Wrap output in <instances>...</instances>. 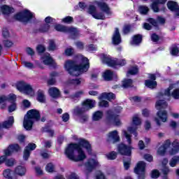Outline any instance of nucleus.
<instances>
[{"label": "nucleus", "instance_id": "f3484780", "mask_svg": "<svg viewBox=\"0 0 179 179\" xmlns=\"http://www.w3.org/2000/svg\"><path fill=\"white\" fill-rule=\"evenodd\" d=\"M121 34H120V30L118 28H115L112 37V43L114 44V45H118V44H121Z\"/></svg>", "mask_w": 179, "mask_h": 179}, {"label": "nucleus", "instance_id": "f257e3e1", "mask_svg": "<svg viewBox=\"0 0 179 179\" xmlns=\"http://www.w3.org/2000/svg\"><path fill=\"white\" fill-rule=\"evenodd\" d=\"M87 149L88 153H92V145L85 139H80L78 143H71L65 150V155L71 162H83L86 159V154L82 149Z\"/></svg>", "mask_w": 179, "mask_h": 179}, {"label": "nucleus", "instance_id": "e433bc0d", "mask_svg": "<svg viewBox=\"0 0 179 179\" xmlns=\"http://www.w3.org/2000/svg\"><path fill=\"white\" fill-rule=\"evenodd\" d=\"M48 173H55V165L52 163H48L45 166Z\"/></svg>", "mask_w": 179, "mask_h": 179}, {"label": "nucleus", "instance_id": "f8f14e48", "mask_svg": "<svg viewBox=\"0 0 179 179\" xmlns=\"http://www.w3.org/2000/svg\"><path fill=\"white\" fill-rule=\"evenodd\" d=\"M16 99V95L15 94H9L8 96L1 95L0 96V108L3 110V108H6V101H15Z\"/></svg>", "mask_w": 179, "mask_h": 179}, {"label": "nucleus", "instance_id": "774afa93", "mask_svg": "<svg viewBox=\"0 0 179 179\" xmlns=\"http://www.w3.org/2000/svg\"><path fill=\"white\" fill-rule=\"evenodd\" d=\"M65 54H66V55H67L68 57L72 55V54H73V48H68L66 49V50H65Z\"/></svg>", "mask_w": 179, "mask_h": 179}, {"label": "nucleus", "instance_id": "1a4fd4ad", "mask_svg": "<svg viewBox=\"0 0 179 179\" xmlns=\"http://www.w3.org/2000/svg\"><path fill=\"white\" fill-rule=\"evenodd\" d=\"M17 89L20 92H22L25 94H28L29 96H33L34 94V91H33V88L30 84H27L23 81L20 82L17 85Z\"/></svg>", "mask_w": 179, "mask_h": 179}, {"label": "nucleus", "instance_id": "9b49d317", "mask_svg": "<svg viewBox=\"0 0 179 179\" xmlns=\"http://www.w3.org/2000/svg\"><path fill=\"white\" fill-rule=\"evenodd\" d=\"M146 164L142 161L138 162L136 167L134 169V173L138 175V179H145V169Z\"/></svg>", "mask_w": 179, "mask_h": 179}, {"label": "nucleus", "instance_id": "8fccbe9b", "mask_svg": "<svg viewBox=\"0 0 179 179\" xmlns=\"http://www.w3.org/2000/svg\"><path fill=\"white\" fill-rule=\"evenodd\" d=\"M122 134L126 138V139H127V143L129 145H131V143H132V140H131V135H129V134H128V131L125 130L122 131Z\"/></svg>", "mask_w": 179, "mask_h": 179}, {"label": "nucleus", "instance_id": "09e8293b", "mask_svg": "<svg viewBox=\"0 0 179 179\" xmlns=\"http://www.w3.org/2000/svg\"><path fill=\"white\" fill-rule=\"evenodd\" d=\"M151 8L152 9L153 12H160V9L159 8V4L156 1H152V3L151 4Z\"/></svg>", "mask_w": 179, "mask_h": 179}, {"label": "nucleus", "instance_id": "5fc2aeb1", "mask_svg": "<svg viewBox=\"0 0 179 179\" xmlns=\"http://www.w3.org/2000/svg\"><path fill=\"white\" fill-rule=\"evenodd\" d=\"M48 49L49 51H54V50L57 49V46L55 45V43L54 42V41H50Z\"/></svg>", "mask_w": 179, "mask_h": 179}, {"label": "nucleus", "instance_id": "13d9d810", "mask_svg": "<svg viewBox=\"0 0 179 179\" xmlns=\"http://www.w3.org/2000/svg\"><path fill=\"white\" fill-rule=\"evenodd\" d=\"M159 176H160V173L159 172V171L153 170L152 171L151 178L156 179V178H159Z\"/></svg>", "mask_w": 179, "mask_h": 179}, {"label": "nucleus", "instance_id": "0e129e2a", "mask_svg": "<svg viewBox=\"0 0 179 179\" xmlns=\"http://www.w3.org/2000/svg\"><path fill=\"white\" fill-rule=\"evenodd\" d=\"M35 173H36L37 176H43V169L40 166H36L35 169Z\"/></svg>", "mask_w": 179, "mask_h": 179}, {"label": "nucleus", "instance_id": "bf43d9fd", "mask_svg": "<svg viewBox=\"0 0 179 179\" xmlns=\"http://www.w3.org/2000/svg\"><path fill=\"white\" fill-rule=\"evenodd\" d=\"M131 166V158H128L127 160L124 159V167L125 170H128Z\"/></svg>", "mask_w": 179, "mask_h": 179}, {"label": "nucleus", "instance_id": "c03bdc74", "mask_svg": "<svg viewBox=\"0 0 179 179\" xmlns=\"http://www.w3.org/2000/svg\"><path fill=\"white\" fill-rule=\"evenodd\" d=\"M132 122L134 125H136V127H138V125H141V124H142V120H141V118H139L138 115H136L133 117Z\"/></svg>", "mask_w": 179, "mask_h": 179}, {"label": "nucleus", "instance_id": "ea45409f", "mask_svg": "<svg viewBox=\"0 0 179 179\" xmlns=\"http://www.w3.org/2000/svg\"><path fill=\"white\" fill-rule=\"evenodd\" d=\"M138 12L141 15H148V13L149 12V8L145 6H138Z\"/></svg>", "mask_w": 179, "mask_h": 179}, {"label": "nucleus", "instance_id": "cd10ccee", "mask_svg": "<svg viewBox=\"0 0 179 179\" xmlns=\"http://www.w3.org/2000/svg\"><path fill=\"white\" fill-rule=\"evenodd\" d=\"M85 94V91L83 90H79L77 91L75 94L72 95H69V99H72L73 100H79L82 96Z\"/></svg>", "mask_w": 179, "mask_h": 179}, {"label": "nucleus", "instance_id": "bb28decb", "mask_svg": "<svg viewBox=\"0 0 179 179\" xmlns=\"http://www.w3.org/2000/svg\"><path fill=\"white\" fill-rule=\"evenodd\" d=\"M104 80L110 81L114 77V73L110 70H106L102 75Z\"/></svg>", "mask_w": 179, "mask_h": 179}, {"label": "nucleus", "instance_id": "603ef678", "mask_svg": "<svg viewBox=\"0 0 179 179\" xmlns=\"http://www.w3.org/2000/svg\"><path fill=\"white\" fill-rule=\"evenodd\" d=\"M92 17H94V19H99V20H103V19H105V16H104V13H95V14H93Z\"/></svg>", "mask_w": 179, "mask_h": 179}, {"label": "nucleus", "instance_id": "de8ad7c7", "mask_svg": "<svg viewBox=\"0 0 179 179\" xmlns=\"http://www.w3.org/2000/svg\"><path fill=\"white\" fill-rule=\"evenodd\" d=\"M22 64L25 66V68H28L29 69H34V64L30 62L22 61Z\"/></svg>", "mask_w": 179, "mask_h": 179}, {"label": "nucleus", "instance_id": "37998d69", "mask_svg": "<svg viewBox=\"0 0 179 179\" xmlns=\"http://www.w3.org/2000/svg\"><path fill=\"white\" fill-rule=\"evenodd\" d=\"M106 157L108 160H115L117 159V152L112 151L106 155Z\"/></svg>", "mask_w": 179, "mask_h": 179}, {"label": "nucleus", "instance_id": "c9c22d12", "mask_svg": "<svg viewBox=\"0 0 179 179\" xmlns=\"http://www.w3.org/2000/svg\"><path fill=\"white\" fill-rule=\"evenodd\" d=\"M103 118V112L98 110L93 114L92 120L94 121H100Z\"/></svg>", "mask_w": 179, "mask_h": 179}, {"label": "nucleus", "instance_id": "4468645a", "mask_svg": "<svg viewBox=\"0 0 179 179\" xmlns=\"http://www.w3.org/2000/svg\"><path fill=\"white\" fill-rule=\"evenodd\" d=\"M132 147L127 146L125 144H120L117 147V150L120 155H124V156H131Z\"/></svg>", "mask_w": 179, "mask_h": 179}, {"label": "nucleus", "instance_id": "423d86ee", "mask_svg": "<svg viewBox=\"0 0 179 179\" xmlns=\"http://www.w3.org/2000/svg\"><path fill=\"white\" fill-rule=\"evenodd\" d=\"M96 104V101L93 99H87L83 103V107H76L73 110V114L75 115H82L85 111H87L94 107Z\"/></svg>", "mask_w": 179, "mask_h": 179}, {"label": "nucleus", "instance_id": "680f3d73", "mask_svg": "<svg viewBox=\"0 0 179 179\" xmlns=\"http://www.w3.org/2000/svg\"><path fill=\"white\" fill-rule=\"evenodd\" d=\"M62 22L64 23H72V22H73V17L71 16H67L62 19Z\"/></svg>", "mask_w": 179, "mask_h": 179}, {"label": "nucleus", "instance_id": "7ed1b4c3", "mask_svg": "<svg viewBox=\"0 0 179 179\" xmlns=\"http://www.w3.org/2000/svg\"><path fill=\"white\" fill-rule=\"evenodd\" d=\"M40 120V112L35 109L29 110L27 115L24 117L23 127L27 131H30L33 128V124L34 121H38Z\"/></svg>", "mask_w": 179, "mask_h": 179}, {"label": "nucleus", "instance_id": "4c0bfd02", "mask_svg": "<svg viewBox=\"0 0 179 179\" xmlns=\"http://www.w3.org/2000/svg\"><path fill=\"white\" fill-rule=\"evenodd\" d=\"M16 99L15 101H10V103L11 104L8 106V113H13V111H15L16 108H17V106L16 105Z\"/></svg>", "mask_w": 179, "mask_h": 179}, {"label": "nucleus", "instance_id": "f704fd0d", "mask_svg": "<svg viewBox=\"0 0 179 179\" xmlns=\"http://www.w3.org/2000/svg\"><path fill=\"white\" fill-rule=\"evenodd\" d=\"M38 101L40 103H45V95L44 94V91L39 90L38 91Z\"/></svg>", "mask_w": 179, "mask_h": 179}, {"label": "nucleus", "instance_id": "a211bd4d", "mask_svg": "<svg viewBox=\"0 0 179 179\" xmlns=\"http://www.w3.org/2000/svg\"><path fill=\"white\" fill-rule=\"evenodd\" d=\"M168 8L172 12H175L176 16H179V6L176 1H169L167 3Z\"/></svg>", "mask_w": 179, "mask_h": 179}, {"label": "nucleus", "instance_id": "052dcab7", "mask_svg": "<svg viewBox=\"0 0 179 179\" xmlns=\"http://www.w3.org/2000/svg\"><path fill=\"white\" fill-rule=\"evenodd\" d=\"M164 153H166V150L164 149V147L162 145L157 150V155H159V156H164Z\"/></svg>", "mask_w": 179, "mask_h": 179}, {"label": "nucleus", "instance_id": "c756f323", "mask_svg": "<svg viewBox=\"0 0 179 179\" xmlns=\"http://www.w3.org/2000/svg\"><path fill=\"white\" fill-rule=\"evenodd\" d=\"M3 176L8 179H17V176L16 175L12 176V171H10L9 169L4 170L3 172Z\"/></svg>", "mask_w": 179, "mask_h": 179}, {"label": "nucleus", "instance_id": "a878e982", "mask_svg": "<svg viewBox=\"0 0 179 179\" xmlns=\"http://www.w3.org/2000/svg\"><path fill=\"white\" fill-rule=\"evenodd\" d=\"M13 122H15V119L13 118V116H10L8 117V120L3 122L2 127L6 129L12 128Z\"/></svg>", "mask_w": 179, "mask_h": 179}, {"label": "nucleus", "instance_id": "e2e57ef3", "mask_svg": "<svg viewBox=\"0 0 179 179\" xmlns=\"http://www.w3.org/2000/svg\"><path fill=\"white\" fill-rule=\"evenodd\" d=\"M89 13L93 16V15L96 14V6H90L89 9H88Z\"/></svg>", "mask_w": 179, "mask_h": 179}, {"label": "nucleus", "instance_id": "b1692460", "mask_svg": "<svg viewBox=\"0 0 179 179\" xmlns=\"http://www.w3.org/2000/svg\"><path fill=\"white\" fill-rule=\"evenodd\" d=\"M49 94L52 97L53 99H58L59 96H61V92H59V90L57 87H50L49 89Z\"/></svg>", "mask_w": 179, "mask_h": 179}, {"label": "nucleus", "instance_id": "9d476101", "mask_svg": "<svg viewBox=\"0 0 179 179\" xmlns=\"http://www.w3.org/2000/svg\"><path fill=\"white\" fill-rule=\"evenodd\" d=\"M103 64H106L108 66H115V65H120V66H124L127 65V60L125 59H112L110 57H104L103 59Z\"/></svg>", "mask_w": 179, "mask_h": 179}, {"label": "nucleus", "instance_id": "ddd939ff", "mask_svg": "<svg viewBox=\"0 0 179 179\" xmlns=\"http://www.w3.org/2000/svg\"><path fill=\"white\" fill-rule=\"evenodd\" d=\"M36 144L33 143H30L28 144V145L25 148L24 150V155H23V159L24 160H29V157H30V154L31 153V151L34 150L36 149Z\"/></svg>", "mask_w": 179, "mask_h": 179}, {"label": "nucleus", "instance_id": "473e14b6", "mask_svg": "<svg viewBox=\"0 0 179 179\" xmlns=\"http://www.w3.org/2000/svg\"><path fill=\"white\" fill-rule=\"evenodd\" d=\"M145 85L147 87H149V89H155L156 86H157V82L152 80H146L145 81Z\"/></svg>", "mask_w": 179, "mask_h": 179}, {"label": "nucleus", "instance_id": "20e7f679", "mask_svg": "<svg viewBox=\"0 0 179 179\" xmlns=\"http://www.w3.org/2000/svg\"><path fill=\"white\" fill-rule=\"evenodd\" d=\"M169 104H167V102L164 100H159L155 103V107L157 110H159L157 113V115L159 120L162 122H167V120H169V116L166 110H164V108H167V106Z\"/></svg>", "mask_w": 179, "mask_h": 179}, {"label": "nucleus", "instance_id": "39448f33", "mask_svg": "<svg viewBox=\"0 0 179 179\" xmlns=\"http://www.w3.org/2000/svg\"><path fill=\"white\" fill-rule=\"evenodd\" d=\"M179 81L176 83L172 84L169 86V87L166 90H165L164 94L160 92L158 94L159 99H166V97H170V96H172L173 99L176 100H178L179 99V89H176V87H178ZM172 89L174 90L171 94H170V90H172Z\"/></svg>", "mask_w": 179, "mask_h": 179}, {"label": "nucleus", "instance_id": "69168bd1", "mask_svg": "<svg viewBox=\"0 0 179 179\" xmlns=\"http://www.w3.org/2000/svg\"><path fill=\"white\" fill-rule=\"evenodd\" d=\"M62 120L64 122H68L69 121V114L66 113L62 115Z\"/></svg>", "mask_w": 179, "mask_h": 179}, {"label": "nucleus", "instance_id": "2f4dec72", "mask_svg": "<svg viewBox=\"0 0 179 179\" xmlns=\"http://www.w3.org/2000/svg\"><path fill=\"white\" fill-rule=\"evenodd\" d=\"M142 43V36L135 35L133 38V41L131 42V45H138Z\"/></svg>", "mask_w": 179, "mask_h": 179}, {"label": "nucleus", "instance_id": "49530a36", "mask_svg": "<svg viewBox=\"0 0 179 179\" xmlns=\"http://www.w3.org/2000/svg\"><path fill=\"white\" fill-rule=\"evenodd\" d=\"M67 28L68 27H65L59 24L55 26V30H57V31H62L63 33H66Z\"/></svg>", "mask_w": 179, "mask_h": 179}, {"label": "nucleus", "instance_id": "4be33fe9", "mask_svg": "<svg viewBox=\"0 0 179 179\" xmlns=\"http://www.w3.org/2000/svg\"><path fill=\"white\" fill-rule=\"evenodd\" d=\"M66 33H69V34H70L71 38H75L76 37H78V36H79V30H78L75 27H67Z\"/></svg>", "mask_w": 179, "mask_h": 179}, {"label": "nucleus", "instance_id": "6e6d98bb", "mask_svg": "<svg viewBox=\"0 0 179 179\" xmlns=\"http://www.w3.org/2000/svg\"><path fill=\"white\" fill-rule=\"evenodd\" d=\"M179 50L178 47L177 46H173L171 50V55H178Z\"/></svg>", "mask_w": 179, "mask_h": 179}, {"label": "nucleus", "instance_id": "412c9836", "mask_svg": "<svg viewBox=\"0 0 179 179\" xmlns=\"http://www.w3.org/2000/svg\"><path fill=\"white\" fill-rule=\"evenodd\" d=\"M115 99V94L113 92H103L99 96V100H108L109 101H111V100H114Z\"/></svg>", "mask_w": 179, "mask_h": 179}, {"label": "nucleus", "instance_id": "aec40b11", "mask_svg": "<svg viewBox=\"0 0 179 179\" xmlns=\"http://www.w3.org/2000/svg\"><path fill=\"white\" fill-rule=\"evenodd\" d=\"M27 171V170L26 169V167L23 166H17L14 170L15 175L19 176V177H24Z\"/></svg>", "mask_w": 179, "mask_h": 179}, {"label": "nucleus", "instance_id": "4d7b16f0", "mask_svg": "<svg viewBox=\"0 0 179 179\" xmlns=\"http://www.w3.org/2000/svg\"><path fill=\"white\" fill-rule=\"evenodd\" d=\"M36 51L38 54H43L45 51V47L43 45H39L36 47Z\"/></svg>", "mask_w": 179, "mask_h": 179}, {"label": "nucleus", "instance_id": "a18cd8bd", "mask_svg": "<svg viewBox=\"0 0 179 179\" xmlns=\"http://www.w3.org/2000/svg\"><path fill=\"white\" fill-rule=\"evenodd\" d=\"M139 72V69L137 66L131 67L127 72V75H136Z\"/></svg>", "mask_w": 179, "mask_h": 179}, {"label": "nucleus", "instance_id": "58836bf2", "mask_svg": "<svg viewBox=\"0 0 179 179\" xmlns=\"http://www.w3.org/2000/svg\"><path fill=\"white\" fill-rule=\"evenodd\" d=\"M178 162H179V157L174 156L170 160L169 165L171 166V167H176V166H177V163H178Z\"/></svg>", "mask_w": 179, "mask_h": 179}, {"label": "nucleus", "instance_id": "72a5a7b5", "mask_svg": "<svg viewBox=\"0 0 179 179\" xmlns=\"http://www.w3.org/2000/svg\"><path fill=\"white\" fill-rule=\"evenodd\" d=\"M82 83V78L69 79L67 80L68 85H73V86H79Z\"/></svg>", "mask_w": 179, "mask_h": 179}, {"label": "nucleus", "instance_id": "6e6552de", "mask_svg": "<svg viewBox=\"0 0 179 179\" xmlns=\"http://www.w3.org/2000/svg\"><path fill=\"white\" fill-rule=\"evenodd\" d=\"M34 17V16L33 15V13H31V12L28 10H25L21 13H19L15 16V19H16V20L22 22V23H27L28 22H30V20H31V19Z\"/></svg>", "mask_w": 179, "mask_h": 179}, {"label": "nucleus", "instance_id": "864d4df0", "mask_svg": "<svg viewBox=\"0 0 179 179\" xmlns=\"http://www.w3.org/2000/svg\"><path fill=\"white\" fill-rule=\"evenodd\" d=\"M138 128L136 127H128L127 131L128 132H130V134H134L135 136H138V134L136 133V129Z\"/></svg>", "mask_w": 179, "mask_h": 179}, {"label": "nucleus", "instance_id": "0eeeda50", "mask_svg": "<svg viewBox=\"0 0 179 179\" xmlns=\"http://www.w3.org/2000/svg\"><path fill=\"white\" fill-rule=\"evenodd\" d=\"M106 122L108 124H115L116 127L121 125V120L120 116L115 113V111L108 110L106 112Z\"/></svg>", "mask_w": 179, "mask_h": 179}, {"label": "nucleus", "instance_id": "a19ab883", "mask_svg": "<svg viewBox=\"0 0 179 179\" xmlns=\"http://www.w3.org/2000/svg\"><path fill=\"white\" fill-rule=\"evenodd\" d=\"M133 81L131 79L124 80L122 82V86L124 88L132 87Z\"/></svg>", "mask_w": 179, "mask_h": 179}, {"label": "nucleus", "instance_id": "f03ea898", "mask_svg": "<svg viewBox=\"0 0 179 179\" xmlns=\"http://www.w3.org/2000/svg\"><path fill=\"white\" fill-rule=\"evenodd\" d=\"M80 59L81 64L78 66L76 64V62L72 60L66 62L64 64L65 69L71 76H80L82 73L89 71V68H90L89 59L83 55L80 56Z\"/></svg>", "mask_w": 179, "mask_h": 179}, {"label": "nucleus", "instance_id": "6ab92c4d", "mask_svg": "<svg viewBox=\"0 0 179 179\" xmlns=\"http://www.w3.org/2000/svg\"><path fill=\"white\" fill-rule=\"evenodd\" d=\"M20 150V147L17 144H13L9 145L7 150H5L4 153L6 156H10L12 153H15V152H19Z\"/></svg>", "mask_w": 179, "mask_h": 179}, {"label": "nucleus", "instance_id": "3c124183", "mask_svg": "<svg viewBox=\"0 0 179 179\" xmlns=\"http://www.w3.org/2000/svg\"><path fill=\"white\" fill-rule=\"evenodd\" d=\"M48 30H50V24H44L39 28V31L41 33H46Z\"/></svg>", "mask_w": 179, "mask_h": 179}, {"label": "nucleus", "instance_id": "79ce46f5", "mask_svg": "<svg viewBox=\"0 0 179 179\" xmlns=\"http://www.w3.org/2000/svg\"><path fill=\"white\" fill-rule=\"evenodd\" d=\"M5 164L8 167H13V166H15V164H16V160H15V159H13V158L7 159L6 160V164Z\"/></svg>", "mask_w": 179, "mask_h": 179}, {"label": "nucleus", "instance_id": "c85d7f7f", "mask_svg": "<svg viewBox=\"0 0 179 179\" xmlns=\"http://www.w3.org/2000/svg\"><path fill=\"white\" fill-rule=\"evenodd\" d=\"M1 11L3 15H10V13L15 12V10L12 7L4 5L1 6Z\"/></svg>", "mask_w": 179, "mask_h": 179}, {"label": "nucleus", "instance_id": "dca6fc26", "mask_svg": "<svg viewBox=\"0 0 179 179\" xmlns=\"http://www.w3.org/2000/svg\"><path fill=\"white\" fill-rule=\"evenodd\" d=\"M99 162L94 159H88L85 163V167L88 171H92L94 169L98 167Z\"/></svg>", "mask_w": 179, "mask_h": 179}, {"label": "nucleus", "instance_id": "2eb2a0df", "mask_svg": "<svg viewBox=\"0 0 179 179\" xmlns=\"http://www.w3.org/2000/svg\"><path fill=\"white\" fill-rule=\"evenodd\" d=\"M96 5H97L98 8L101 9L102 12L106 13V15H111V10H110V7L108 4L103 1H95Z\"/></svg>", "mask_w": 179, "mask_h": 179}, {"label": "nucleus", "instance_id": "393cba45", "mask_svg": "<svg viewBox=\"0 0 179 179\" xmlns=\"http://www.w3.org/2000/svg\"><path fill=\"white\" fill-rule=\"evenodd\" d=\"M109 141H113V143L120 141V136H118V131L114 130L108 134Z\"/></svg>", "mask_w": 179, "mask_h": 179}, {"label": "nucleus", "instance_id": "338daca9", "mask_svg": "<svg viewBox=\"0 0 179 179\" xmlns=\"http://www.w3.org/2000/svg\"><path fill=\"white\" fill-rule=\"evenodd\" d=\"M99 100H101L99 102L100 107H108V101H105L104 99H99Z\"/></svg>", "mask_w": 179, "mask_h": 179}, {"label": "nucleus", "instance_id": "5701e85b", "mask_svg": "<svg viewBox=\"0 0 179 179\" xmlns=\"http://www.w3.org/2000/svg\"><path fill=\"white\" fill-rule=\"evenodd\" d=\"M172 149L169 150V155H177L179 152V142L178 140H175L172 143Z\"/></svg>", "mask_w": 179, "mask_h": 179}, {"label": "nucleus", "instance_id": "7c9ffc66", "mask_svg": "<svg viewBox=\"0 0 179 179\" xmlns=\"http://www.w3.org/2000/svg\"><path fill=\"white\" fill-rule=\"evenodd\" d=\"M43 63L44 65H51L52 64V58L50 57V54L47 53L46 55L42 57Z\"/></svg>", "mask_w": 179, "mask_h": 179}]
</instances>
